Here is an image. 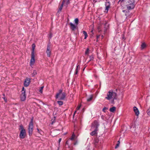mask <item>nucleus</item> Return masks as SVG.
<instances>
[{
	"label": "nucleus",
	"mask_w": 150,
	"mask_h": 150,
	"mask_svg": "<svg viewBox=\"0 0 150 150\" xmlns=\"http://www.w3.org/2000/svg\"><path fill=\"white\" fill-rule=\"evenodd\" d=\"M62 89L59 90L58 92L56 95L55 98L56 99L58 98L59 100H64L67 94L65 92H62Z\"/></svg>",
	"instance_id": "1"
},
{
	"label": "nucleus",
	"mask_w": 150,
	"mask_h": 150,
	"mask_svg": "<svg viewBox=\"0 0 150 150\" xmlns=\"http://www.w3.org/2000/svg\"><path fill=\"white\" fill-rule=\"evenodd\" d=\"M112 98L113 99V100L116 99H117V94L112 91H110L108 92L107 96L105 97V98L109 100Z\"/></svg>",
	"instance_id": "2"
},
{
	"label": "nucleus",
	"mask_w": 150,
	"mask_h": 150,
	"mask_svg": "<svg viewBox=\"0 0 150 150\" xmlns=\"http://www.w3.org/2000/svg\"><path fill=\"white\" fill-rule=\"evenodd\" d=\"M126 6L128 10L133 9L135 6L134 0H128L126 2Z\"/></svg>",
	"instance_id": "3"
},
{
	"label": "nucleus",
	"mask_w": 150,
	"mask_h": 150,
	"mask_svg": "<svg viewBox=\"0 0 150 150\" xmlns=\"http://www.w3.org/2000/svg\"><path fill=\"white\" fill-rule=\"evenodd\" d=\"M28 129L29 135H32L33 129V117H32L31 119Z\"/></svg>",
	"instance_id": "4"
},
{
	"label": "nucleus",
	"mask_w": 150,
	"mask_h": 150,
	"mask_svg": "<svg viewBox=\"0 0 150 150\" xmlns=\"http://www.w3.org/2000/svg\"><path fill=\"white\" fill-rule=\"evenodd\" d=\"M46 52L47 56L48 57H50L51 54V44L50 43H48L47 45Z\"/></svg>",
	"instance_id": "5"
},
{
	"label": "nucleus",
	"mask_w": 150,
	"mask_h": 150,
	"mask_svg": "<svg viewBox=\"0 0 150 150\" xmlns=\"http://www.w3.org/2000/svg\"><path fill=\"white\" fill-rule=\"evenodd\" d=\"M21 99L22 101H24L25 100L26 98L25 92L24 90V88L23 87L22 88V93L21 95Z\"/></svg>",
	"instance_id": "6"
},
{
	"label": "nucleus",
	"mask_w": 150,
	"mask_h": 150,
	"mask_svg": "<svg viewBox=\"0 0 150 150\" xmlns=\"http://www.w3.org/2000/svg\"><path fill=\"white\" fill-rule=\"evenodd\" d=\"M99 124L98 122L96 120H95L92 124L91 129H98V127Z\"/></svg>",
	"instance_id": "7"
},
{
	"label": "nucleus",
	"mask_w": 150,
	"mask_h": 150,
	"mask_svg": "<svg viewBox=\"0 0 150 150\" xmlns=\"http://www.w3.org/2000/svg\"><path fill=\"white\" fill-rule=\"evenodd\" d=\"M30 82V79L29 78H26L24 82V86L25 87L28 86Z\"/></svg>",
	"instance_id": "8"
},
{
	"label": "nucleus",
	"mask_w": 150,
	"mask_h": 150,
	"mask_svg": "<svg viewBox=\"0 0 150 150\" xmlns=\"http://www.w3.org/2000/svg\"><path fill=\"white\" fill-rule=\"evenodd\" d=\"M26 135V132L25 130L23 129L22 130H21L20 132V137L21 139L24 138Z\"/></svg>",
	"instance_id": "9"
},
{
	"label": "nucleus",
	"mask_w": 150,
	"mask_h": 150,
	"mask_svg": "<svg viewBox=\"0 0 150 150\" xmlns=\"http://www.w3.org/2000/svg\"><path fill=\"white\" fill-rule=\"evenodd\" d=\"M110 4L109 2H108L106 3L105 4V12L108 13L109 9L110 7Z\"/></svg>",
	"instance_id": "10"
},
{
	"label": "nucleus",
	"mask_w": 150,
	"mask_h": 150,
	"mask_svg": "<svg viewBox=\"0 0 150 150\" xmlns=\"http://www.w3.org/2000/svg\"><path fill=\"white\" fill-rule=\"evenodd\" d=\"M34 54H31V59L30 62V65H33L35 62Z\"/></svg>",
	"instance_id": "11"
},
{
	"label": "nucleus",
	"mask_w": 150,
	"mask_h": 150,
	"mask_svg": "<svg viewBox=\"0 0 150 150\" xmlns=\"http://www.w3.org/2000/svg\"><path fill=\"white\" fill-rule=\"evenodd\" d=\"M93 143L95 146L96 147H99L100 144V142H99V140L98 139H95L94 140Z\"/></svg>",
	"instance_id": "12"
},
{
	"label": "nucleus",
	"mask_w": 150,
	"mask_h": 150,
	"mask_svg": "<svg viewBox=\"0 0 150 150\" xmlns=\"http://www.w3.org/2000/svg\"><path fill=\"white\" fill-rule=\"evenodd\" d=\"M69 24L70 25V28L71 30L72 31H74L75 29L76 28V26L75 25L72 23H70Z\"/></svg>",
	"instance_id": "13"
},
{
	"label": "nucleus",
	"mask_w": 150,
	"mask_h": 150,
	"mask_svg": "<svg viewBox=\"0 0 150 150\" xmlns=\"http://www.w3.org/2000/svg\"><path fill=\"white\" fill-rule=\"evenodd\" d=\"M93 129V130L90 133V135L92 136H94L96 134H97V131L98 130V129Z\"/></svg>",
	"instance_id": "14"
},
{
	"label": "nucleus",
	"mask_w": 150,
	"mask_h": 150,
	"mask_svg": "<svg viewBox=\"0 0 150 150\" xmlns=\"http://www.w3.org/2000/svg\"><path fill=\"white\" fill-rule=\"evenodd\" d=\"M133 109L136 115L137 116H138L139 114V112L138 108L136 107H134Z\"/></svg>",
	"instance_id": "15"
},
{
	"label": "nucleus",
	"mask_w": 150,
	"mask_h": 150,
	"mask_svg": "<svg viewBox=\"0 0 150 150\" xmlns=\"http://www.w3.org/2000/svg\"><path fill=\"white\" fill-rule=\"evenodd\" d=\"M69 0H63L62 4H63L64 6L67 5L69 4Z\"/></svg>",
	"instance_id": "16"
},
{
	"label": "nucleus",
	"mask_w": 150,
	"mask_h": 150,
	"mask_svg": "<svg viewBox=\"0 0 150 150\" xmlns=\"http://www.w3.org/2000/svg\"><path fill=\"white\" fill-rule=\"evenodd\" d=\"M80 69V66L79 65H77L76 66V68L75 70V74H78V71Z\"/></svg>",
	"instance_id": "17"
},
{
	"label": "nucleus",
	"mask_w": 150,
	"mask_h": 150,
	"mask_svg": "<svg viewBox=\"0 0 150 150\" xmlns=\"http://www.w3.org/2000/svg\"><path fill=\"white\" fill-rule=\"evenodd\" d=\"M35 47V45L34 44H33L32 45V50L31 54H34V50Z\"/></svg>",
	"instance_id": "18"
},
{
	"label": "nucleus",
	"mask_w": 150,
	"mask_h": 150,
	"mask_svg": "<svg viewBox=\"0 0 150 150\" xmlns=\"http://www.w3.org/2000/svg\"><path fill=\"white\" fill-rule=\"evenodd\" d=\"M116 108L115 107H113L110 109V111L111 112H113L115 110Z\"/></svg>",
	"instance_id": "19"
},
{
	"label": "nucleus",
	"mask_w": 150,
	"mask_h": 150,
	"mask_svg": "<svg viewBox=\"0 0 150 150\" xmlns=\"http://www.w3.org/2000/svg\"><path fill=\"white\" fill-rule=\"evenodd\" d=\"M83 34H84V35L85 36V37H84V39H86L88 37V35L87 33L85 31H83Z\"/></svg>",
	"instance_id": "20"
},
{
	"label": "nucleus",
	"mask_w": 150,
	"mask_h": 150,
	"mask_svg": "<svg viewBox=\"0 0 150 150\" xmlns=\"http://www.w3.org/2000/svg\"><path fill=\"white\" fill-rule=\"evenodd\" d=\"M93 96L92 95H91L87 99V100L88 102L91 101L93 99Z\"/></svg>",
	"instance_id": "21"
},
{
	"label": "nucleus",
	"mask_w": 150,
	"mask_h": 150,
	"mask_svg": "<svg viewBox=\"0 0 150 150\" xmlns=\"http://www.w3.org/2000/svg\"><path fill=\"white\" fill-rule=\"evenodd\" d=\"M38 132L40 133V134L42 135L43 133V132L41 129H39L38 128H37V129Z\"/></svg>",
	"instance_id": "22"
},
{
	"label": "nucleus",
	"mask_w": 150,
	"mask_h": 150,
	"mask_svg": "<svg viewBox=\"0 0 150 150\" xmlns=\"http://www.w3.org/2000/svg\"><path fill=\"white\" fill-rule=\"evenodd\" d=\"M76 137L75 135L74 134V133H73L71 137L70 138L71 140H73Z\"/></svg>",
	"instance_id": "23"
},
{
	"label": "nucleus",
	"mask_w": 150,
	"mask_h": 150,
	"mask_svg": "<svg viewBox=\"0 0 150 150\" xmlns=\"http://www.w3.org/2000/svg\"><path fill=\"white\" fill-rule=\"evenodd\" d=\"M57 103L59 105H63V103L62 101H57Z\"/></svg>",
	"instance_id": "24"
},
{
	"label": "nucleus",
	"mask_w": 150,
	"mask_h": 150,
	"mask_svg": "<svg viewBox=\"0 0 150 150\" xmlns=\"http://www.w3.org/2000/svg\"><path fill=\"white\" fill-rule=\"evenodd\" d=\"M89 50L88 48H87L85 52L86 55H88L89 54Z\"/></svg>",
	"instance_id": "25"
},
{
	"label": "nucleus",
	"mask_w": 150,
	"mask_h": 150,
	"mask_svg": "<svg viewBox=\"0 0 150 150\" xmlns=\"http://www.w3.org/2000/svg\"><path fill=\"white\" fill-rule=\"evenodd\" d=\"M43 88H44V86H42L40 87V88L39 91L41 93H42V90L43 89Z\"/></svg>",
	"instance_id": "26"
},
{
	"label": "nucleus",
	"mask_w": 150,
	"mask_h": 150,
	"mask_svg": "<svg viewBox=\"0 0 150 150\" xmlns=\"http://www.w3.org/2000/svg\"><path fill=\"white\" fill-rule=\"evenodd\" d=\"M146 46V44L144 43H142V44L141 45V47H142V49L145 48Z\"/></svg>",
	"instance_id": "27"
},
{
	"label": "nucleus",
	"mask_w": 150,
	"mask_h": 150,
	"mask_svg": "<svg viewBox=\"0 0 150 150\" xmlns=\"http://www.w3.org/2000/svg\"><path fill=\"white\" fill-rule=\"evenodd\" d=\"M75 23L77 25L78 23L79 19L78 18H76L74 20Z\"/></svg>",
	"instance_id": "28"
},
{
	"label": "nucleus",
	"mask_w": 150,
	"mask_h": 150,
	"mask_svg": "<svg viewBox=\"0 0 150 150\" xmlns=\"http://www.w3.org/2000/svg\"><path fill=\"white\" fill-rule=\"evenodd\" d=\"M36 74L37 72L36 70H34L33 71V73L32 74V76H34Z\"/></svg>",
	"instance_id": "29"
},
{
	"label": "nucleus",
	"mask_w": 150,
	"mask_h": 150,
	"mask_svg": "<svg viewBox=\"0 0 150 150\" xmlns=\"http://www.w3.org/2000/svg\"><path fill=\"white\" fill-rule=\"evenodd\" d=\"M89 58H90L89 61L93 60V55H91V56H90Z\"/></svg>",
	"instance_id": "30"
},
{
	"label": "nucleus",
	"mask_w": 150,
	"mask_h": 150,
	"mask_svg": "<svg viewBox=\"0 0 150 150\" xmlns=\"http://www.w3.org/2000/svg\"><path fill=\"white\" fill-rule=\"evenodd\" d=\"M147 114L150 116V108H149L147 110Z\"/></svg>",
	"instance_id": "31"
},
{
	"label": "nucleus",
	"mask_w": 150,
	"mask_h": 150,
	"mask_svg": "<svg viewBox=\"0 0 150 150\" xmlns=\"http://www.w3.org/2000/svg\"><path fill=\"white\" fill-rule=\"evenodd\" d=\"M20 128L21 129V130H22L23 129L25 130L23 128V126L22 125H21L20 126Z\"/></svg>",
	"instance_id": "32"
},
{
	"label": "nucleus",
	"mask_w": 150,
	"mask_h": 150,
	"mask_svg": "<svg viewBox=\"0 0 150 150\" xmlns=\"http://www.w3.org/2000/svg\"><path fill=\"white\" fill-rule=\"evenodd\" d=\"M108 108L106 107H104L103 109V110H102V111L103 112H105V110L107 109Z\"/></svg>",
	"instance_id": "33"
},
{
	"label": "nucleus",
	"mask_w": 150,
	"mask_h": 150,
	"mask_svg": "<svg viewBox=\"0 0 150 150\" xmlns=\"http://www.w3.org/2000/svg\"><path fill=\"white\" fill-rule=\"evenodd\" d=\"M63 5H64V4H62L61 5V6L59 7V10L60 11H61L62 10Z\"/></svg>",
	"instance_id": "34"
},
{
	"label": "nucleus",
	"mask_w": 150,
	"mask_h": 150,
	"mask_svg": "<svg viewBox=\"0 0 150 150\" xmlns=\"http://www.w3.org/2000/svg\"><path fill=\"white\" fill-rule=\"evenodd\" d=\"M119 144H117L116 146H115V148L117 149L119 146Z\"/></svg>",
	"instance_id": "35"
},
{
	"label": "nucleus",
	"mask_w": 150,
	"mask_h": 150,
	"mask_svg": "<svg viewBox=\"0 0 150 150\" xmlns=\"http://www.w3.org/2000/svg\"><path fill=\"white\" fill-rule=\"evenodd\" d=\"M100 35H97L96 36V38H97V41H98V39L100 37Z\"/></svg>",
	"instance_id": "36"
},
{
	"label": "nucleus",
	"mask_w": 150,
	"mask_h": 150,
	"mask_svg": "<svg viewBox=\"0 0 150 150\" xmlns=\"http://www.w3.org/2000/svg\"><path fill=\"white\" fill-rule=\"evenodd\" d=\"M80 106H78L76 108L77 110H78L80 109Z\"/></svg>",
	"instance_id": "37"
},
{
	"label": "nucleus",
	"mask_w": 150,
	"mask_h": 150,
	"mask_svg": "<svg viewBox=\"0 0 150 150\" xmlns=\"http://www.w3.org/2000/svg\"><path fill=\"white\" fill-rule=\"evenodd\" d=\"M124 1V0H119V1H118V3H119L120 2V3H121L122 2Z\"/></svg>",
	"instance_id": "38"
},
{
	"label": "nucleus",
	"mask_w": 150,
	"mask_h": 150,
	"mask_svg": "<svg viewBox=\"0 0 150 150\" xmlns=\"http://www.w3.org/2000/svg\"><path fill=\"white\" fill-rule=\"evenodd\" d=\"M61 140H62V139L61 138L59 139V142H58L59 144L60 143V142H61Z\"/></svg>",
	"instance_id": "39"
},
{
	"label": "nucleus",
	"mask_w": 150,
	"mask_h": 150,
	"mask_svg": "<svg viewBox=\"0 0 150 150\" xmlns=\"http://www.w3.org/2000/svg\"><path fill=\"white\" fill-rule=\"evenodd\" d=\"M120 141H117V144H120Z\"/></svg>",
	"instance_id": "40"
},
{
	"label": "nucleus",
	"mask_w": 150,
	"mask_h": 150,
	"mask_svg": "<svg viewBox=\"0 0 150 150\" xmlns=\"http://www.w3.org/2000/svg\"><path fill=\"white\" fill-rule=\"evenodd\" d=\"M77 144V142H75V143H74V145H76V144Z\"/></svg>",
	"instance_id": "41"
},
{
	"label": "nucleus",
	"mask_w": 150,
	"mask_h": 150,
	"mask_svg": "<svg viewBox=\"0 0 150 150\" xmlns=\"http://www.w3.org/2000/svg\"><path fill=\"white\" fill-rule=\"evenodd\" d=\"M125 11V10H122V12H124Z\"/></svg>",
	"instance_id": "42"
},
{
	"label": "nucleus",
	"mask_w": 150,
	"mask_h": 150,
	"mask_svg": "<svg viewBox=\"0 0 150 150\" xmlns=\"http://www.w3.org/2000/svg\"><path fill=\"white\" fill-rule=\"evenodd\" d=\"M75 115V113H74L73 115V117H74V116Z\"/></svg>",
	"instance_id": "43"
},
{
	"label": "nucleus",
	"mask_w": 150,
	"mask_h": 150,
	"mask_svg": "<svg viewBox=\"0 0 150 150\" xmlns=\"http://www.w3.org/2000/svg\"><path fill=\"white\" fill-rule=\"evenodd\" d=\"M76 111H75V112H74V113H75H75H76Z\"/></svg>",
	"instance_id": "44"
},
{
	"label": "nucleus",
	"mask_w": 150,
	"mask_h": 150,
	"mask_svg": "<svg viewBox=\"0 0 150 150\" xmlns=\"http://www.w3.org/2000/svg\"><path fill=\"white\" fill-rule=\"evenodd\" d=\"M66 144H67V142H66Z\"/></svg>",
	"instance_id": "45"
},
{
	"label": "nucleus",
	"mask_w": 150,
	"mask_h": 150,
	"mask_svg": "<svg viewBox=\"0 0 150 150\" xmlns=\"http://www.w3.org/2000/svg\"><path fill=\"white\" fill-rule=\"evenodd\" d=\"M125 15H126V16H127V14H125Z\"/></svg>",
	"instance_id": "46"
},
{
	"label": "nucleus",
	"mask_w": 150,
	"mask_h": 150,
	"mask_svg": "<svg viewBox=\"0 0 150 150\" xmlns=\"http://www.w3.org/2000/svg\"><path fill=\"white\" fill-rule=\"evenodd\" d=\"M4 100H5V98H4Z\"/></svg>",
	"instance_id": "47"
},
{
	"label": "nucleus",
	"mask_w": 150,
	"mask_h": 150,
	"mask_svg": "<svg viewBox=\"0 0 150 150\" xmlns=\"http://www.w3.org/2000/svg\"><path fill=\"white\" fill-rule=\"evenodd\" d=\"M102 37H103V35H102Z\"/></svg>",
	"instance_id": "48"
}]
</instances>
